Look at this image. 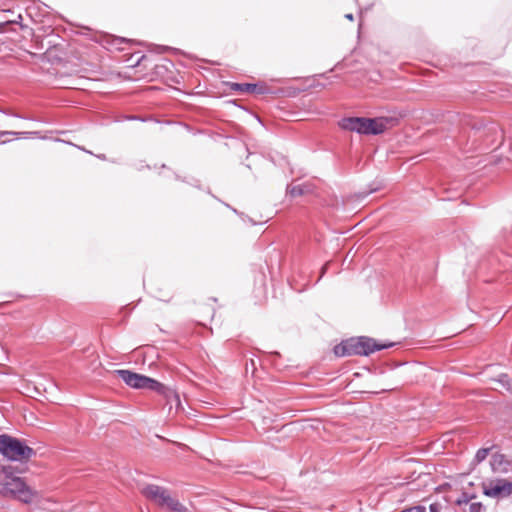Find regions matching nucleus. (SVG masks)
Returning <instances> with one entry per match:
<instances>
[{
	"mask_svg": "<svg viewBox=\"0 0 512 512\" xmlns=\"http://www.w3.org/2000/svg\"><path fill=\"white\" fill-rule=\"evenodd\" d=\"M0 494L25 504L33 502L37 496L22 478L15 476L7 467L0 469Z\"/></svg>",
	"mask_w": 512,
	"mask_h": 512,
	"instance_id": "nucleus-1",
	"label": "nucleus"
},
{
	"mask_svg": "<svg viewBox=\"0 0 512 512\" xmlns=\"http://www.w3.org/2000/svg\"><path fill=\"white\" fill-rule=\"evenodd\" d=\"M115 373L130 387L135 389H148L163 395L168 402L175 401L180 405L179 395L165 387L157 380L132 372L130 370H116Z\"/></svg>",
	"mask_w": 512,
	"mask_h": 512,
	"instance_id": "nucleus-2",
	"label": "nucleus"
},
{
	"mask_svg": "<svg viewBox=\"0 0 512 512\" xmlns=\"http://www.w3.org/2000/svg\"><path fill=\"white\" fill-rule=\"evenodd\" d=\"M393 120L385 117L380 118H364V117H347L339 122V126L351 132L359 134L377 135L383 133Z\"/></svg>",
	"mask_w": 512,
	"mask_h": 512,
	"instance_id": "nucleus-3",
	"label": "nucleus"
},
{
	"mask_svg": "<svg viewBox=\"0 0 512 512\" xmlns=\"http://www.w3.org/2000/svg\"><path fill=\"white\" fill-rule=\"evenodd\" d=\"M0 454L11 461L26 462L35 455V451L24 441L2 434L0 435Z\"/></svg>",
	"mask_w": 512,
	"mask_h": 512,
	"instance_id": "nucleus-4",
	"label": "nucleus"
},
{
	"mask_svg": "<svg viewBox=\"0 0 512 512\" xmlns=\"http://www.w3.org/2000/svg\"><path fill=\"white\" fill-rule=\"evenodd\" d=\"M141 493L145 498L161 508L172 512H185V505L173 497L169 490L164 487L149 484L141 489Z\"/></svg>",
	"mask_w": 512,
	"mask_h": 512,
	"instance_id": "nucleus-5",
	"label": "nucleus"
},
{
	"mask_svg": "<svg viewBox=\"0 0 512 512\" xmlns=\"http://www.w3.org/2000/svg\"><path fill=\"white\" fill-rule=\"evenodd\" d=\"M483 493L492 498H504L512 494V482L507 479L490 480L482 484Z\"/></svg>",
	"mask_w": 512,
	"mask_h": 512,
	"instance_id": "nucleus-6",
	"label": "nucleus"
},
{
	"mask_svg": "<svg viewBox=\"0 0 512 512\" xmlns=\"http://www.w3.org/2000/svg\"><path fill=\"white\" fill-rule=\"evenodd\" d=\"M359 342H361L360 337L350 338L346 341H343L334 347V353L338 357L363 355L365 350H362V346H360Z\"/></svg>",
	"mask_w": 512,
	"mask_h": 512,
	"instance_id": "nucleus-7",
	"label": "nucleus"
},
{
	"mask_svg": "<svg viewBox=\"0 0 512 512\" xmlns=\"http://www.w3.org/2000/svg\"><path fill=\"white\" fill-rule=\"evenodd\" d=\"M360 339V346H362V350H365V353H363V355H369L375 351L390 348L394 345V343L391 342L381 344L378 343L375 339L366 336H361Z\"/></svg>",
	"mask_w": 512,
	"mask_h": 512,
	"instance_id": "nucleus-8",
	"label": "nucleus"
},
{
	"mask_svg": "<svg viewBox=\"0 0 512 512\" xmlns=\"http://www.w3.org/2000/svg\"><path fill=\"white\" fill-rule=\"evenodd\" d=\"M231 89L235 91H241L245 93H255V94H266L270 90L265 84H250V83H232Z\"/></svg>",
	"mask_w": 512,
	"mask_h": 512,
	"instance_id": "nucleus-9",
	"label": "nucleus"
},
{
	"mask_svg": "<svg viewBox=\"0 0 512 512\" xmlns=\"http://www.w3.org/2000/svg\"><path fill=\"white\" fill-rule=\"evenodd\" d=\"M505 462L504 455L502 454H494L491 459V467L494 472H505L506 469L501 468L502 464Z\"/></svg>",
	"mask_w": 512,
	"mask_h": 512,
	"instance_id": "nucleus-10",
	"label": "nucleus"
},
{
	"mask_svg": "<svg viewBox=\"0 0 512 512\" xmlns=\"http://www.w3.org/2000/svg\"><path fill=\"white\" fill-rule=\"evenodd\" d=\"M489 452H490V448L479 449L475 455V459H474L475 463L479 464L482 461H484L487 458Z\"/></svg>",
	"mask_w": 512,
	"mask_h": 512,
	"instance_id": "nucleus-11",
	"label": "nucleus"
},
{
	"mask_svg": "<svg viewBox=\"0 0 512 512\" xmlns=\"http://www.w3.org/2000/svg\"><path fill=\"white\" fill-rule=\"evenodd\" d=\"M304 193V189L302 186H294L292 189H291V195L292 196H300Z\"/></svg>",
	"mask_w": 512,
	"mask_h": 512,
	"instance_id": "nucleus-12",
	"label": "nucleus"
},
{
	"mask_svg": "<svg viewBox=\"0 0 512 512\" xmlns=\"http://www.w3.org/2000/svg\"><path fill=\"white\" fill-rule=\"evenodd\" d=\"M483 506L481 503H472L469 507V512H481Z\"/></svg>",
	"mask_w": 512,
	"mask_h": 512,
	"instance_id": "nucleus-13",
	"label": "nucleus"
},
{
	"mask_svg": "<svg viewBox=\"0 0 512 512\" xmlns=\"http://www.w3.org/2000/svg\"><path fill=\"white\" fill-rule=\"evenodd\" d=\"M430 512H440L441 506L438 503H433L429 507Z\"/></svg>",
	"mask_w": 512,
	"mask_h": 512,
	"instance_id": "nucleus-14",
	"label": "nucleus"
},
{
	"mask_svg": "<svg viewBox=\"0 0 512 512\" xmlns=\"http://www.w3.org/2000/svg\"><path fill=\"white\" fill-rule=\"evenodd\" d=\"M368 251L362 246L360 245L355 251H354V255L355 254H366Z\"/></svg>",
	"mask_w": 512,
	"mask_h": 512,
	"instance_id": "nucleus-15",
	"label": "nucleus"
},
{
	"mask_svg": "<svg viewBox=\"0 0 512 512\" xmlns=\"http://www.w3.org/2000/svg\"><path fill=\"white\" fill-rule=\"evenodd\" d=\"M20 134L21 133L13 132V131H0V136H4V135H15V136H18Z\"/></svg>",
	"mask_w": 512,
	"mask_h": 512,
	"instance_id": "nucleus-16",
	"label": "nucleus"
},
{
	"mask_svg": "<svg viewBox=\"0 0 512 512\" xmlns=\"http://www.w3.org/2000/svg\"><path fill=\"white\" fill-rule=\"evenodd\" d=\"M345 17L350 20V21H353V14L349 13V14H346Z\"/></svg>",
	"mask_w": 512,
	"mask_h": 512,
	"instance_id": "nucleus-17",
	"label": "nucleus"
},
{
	"mask_svg": "<svg viewBox=\"0 0 512 512\" xmlns=\"http://www.w3.org/2000/svg\"><path fill=\"white\" fill-rule=\"evenodd\" d=\"M328 266V263L326 265H324V267L322 268V270H325Z\"/></svg>",
	"mask_w": 512,
	"mask_h": 512,
	"instance_id": "nucleus-18",
	"label": "nucleus"
},
{
	"mask_svg": "<svg viewBox=\"0 0 512 512\" xmlns=\"http://www.w3.org/2000/svg\"><path fill=\"white\" fill-rule=\"evenodd\" d=\"M185 512H190L186 506H185Z\"/></svg>",
	"mask_w": 512,
	"mask_h": 512,
	"instance_id": "nucleus-19",
	"label": "nucleus"
}]
</instances>
